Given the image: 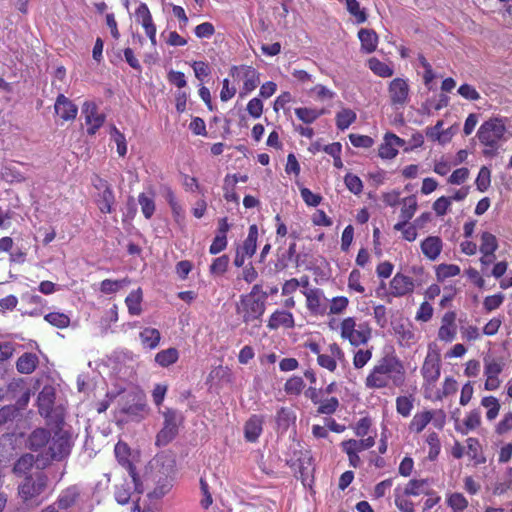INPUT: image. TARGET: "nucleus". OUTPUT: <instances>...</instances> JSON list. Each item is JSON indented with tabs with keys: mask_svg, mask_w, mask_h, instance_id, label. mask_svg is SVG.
Segmentation results:
<instances>
[{
	"mask_svg": "<svg viewBox=\"0 0 512 512\" xmlns=\"http://www.w3.org/2000/svg\"><path fill=\"white\" fill-rule=\"evenodd\" d=\"M136 21L140 23L143 28L148 25H152L153 20L149 8L146 4L141 3L135 12Z\"/></svg>",
	"mask_w": 512,
	"mask_h": 512,
	"instance_id": "obj_56",
	"label": "nucleus"
},
{
	"mask_svg": "<svg viewBox=\"0 0 512 512\" xmlns=\"http://www.w3.org/2000/svg\"><path fill=\"white\" fill-rule=\"evenodd\" d=\"M356 118L357 115L353 110L343 108L336 114V126L339 130L344 131L356 121Z\"/></svg>",
	"mask_w": 512,
	"mask_h": 512,
	"instance_id": "obj_34",
	"label": "nucleus"
},
{
	"mask_svg": "<svg viewBox=\"0 0 512 512\" xmlns=\"http://www.w3.org/2000/svg\"><path fill=\"white\" fill-rule=\"evenodd\" d=\"M413 408V401L406 396H399L396 399V409L399 414H401L404 417H407L410 415L411 410Z\"/></svg>",
	"mask_w": 512,
	"mask_h": 512,
	"instance_id": "obj_61",
	"label": "nucleus"
},
{
	"mask_svg": "<svg viewBox=\"0 0 512 512\" xmlns=\"http://www.w3.org/2000/svg\"><path fill=\"white\" fill-rule=\"evenodd\" d=\"M440 367V353L437 351H429L421 369L423 378L428 383L436 382L440 377Z\"/></svg>",
	"mask_w": 512,
	"mask_h": 512,
	"instance_id": "obj_11",
	"label": "nucleus"
},
{
	"mask_svg": "<svg viewBox=\"0 0 512 512\" xmlns=\"http://www.w3.org/2000/svg\"><path fill=\"white\" fill-rule=\"evenodd\" d=\"M130 477L133 483V494L141 495L146 492L150 500H159L167 495L174 486V480L170 477L139 470L130 462Z\"/></svg>",
	"mask_w": 512,
	"mask_h": 512,
	"instance_id": "obj_1",
	"label": "nucleus"
},
{
	"mask_svg": "<svg viewBox=\"0 0 512 512\" xmlns=\"http://www.w3.org/2000/svg\"><path fill=\"white\" fill-rule=\"evenodd\" d=\"M130 399L133 405H130V421H141L149 412L146 403L145 393L138 387H130Z\"/></svg>",
	"mask_w": 512,
	"mask_h": 512,
	"instance_id": "obj_10",
	"label": "nucleus"
},
{
	"mask_svg": "<svg viewBox=\"0 0 512 512\" xmlns=\"http://www.w3.org/2000/svg\"><path fill=\"white\" fill-rule=\"evenodd\" d=\"M141 343L150 349L155 348L160 341V332L155 328H145L142 332L139 334Z\"/></svg>",
	"mask_w": 512,
	"mask_h": 512,
	"instance_id": "obj_37",
	"label": "nucleus"
},
{
	"mask_svg": "<svg viewBox=\"0 0 512 512\" xmlns=\"http://www.w3.org/2000/svg\"><path fill=\"white\" fill-rule=\"evenodd\" d=\"M263 418L252 415L245 423L244 435L247 441L255 442L262 432Z\"/></svg>",
	"mask_w": 512,
	"mask_h": 512,
	"instance_id": "obj_25",
	"label": "nucleus"
},
{
	"mask_svg": "<svg viewBox=\"0 0 512 512\" xmlns=\"http://www.w3.org/2000/svg\"><path fill=\"white\" fill-rule=\"evenodd\" d=\"M77 106L72 103L68 98H66L63 94H60L55 102V112L63 119V120H72L77 115Z\"/></svg>",
	"mask_w": 512,
	"mask_h": 512,
	"instance_id": "obj_18",
	"label": "nucleus"
},
{
	"mask_svg": "<svg viewBox=\"0 0 512 512\" xmlns=\"http://www.w3.org/2000/svg\"><path fill=\"white\" fill-rule=\"evenodd\" d=\"M348 12L356 18L357 23H364L367 20V13L364 9H360L357 0H345Z\"/></svg>",
	"mask_w": 512,
	"mask_h": 512,
	"instance_id": "obj_48",
	"label": "nucleus"
},
{
	"mask_svg": "<svg viewBox=\"0 0 512 512\" xmlns=\"http://www.w3.org/2000/svg\"><path fill=\"white\" fill-rule=\"evenodd\" d=\"M138 201L145 218H151L155 211V203L153 197L147 196L145 193H141L139 195Z\"/></svg>",
	"mask_w": 512,
	"mask_h": 512,
	"instance_id": "obj_55",
	"label": "nucleus"
},
{
	"mask_svg": "<svg viewBox=\"0 0 512 512\" xmlns=\"http://www.w3.org/2000/svg\"><path fill=\"white\" fill-rule=\"evenodd\" d=\"M55 399V388L52 385H45L37 397L38 412L46 423L61 424L65 419V409L62 405H55Z\"/></svg>",
	"mask_w": 512,
	"mask_h": 512,
	"instance_id": "obj_2",
	"label": "nucleus"
},
{
	"mask_svg": "<svg viewBox=\"0 0 512 512\" xmlns=\"http://www.w3.org/2000/svg\"><path fill=\"white\" fill-rule=\"evenodd\" d=\"M26 387L23 378H13L4 387L0 388V398L3 401H14Z\"/></svg>",
	"mask_w": 512,
	"mask_h": 512,
	"instance_id": "obj_16",
	"label": "nucleus"
},
{
	"mask_svg": "<svg viewBox=\"0 0 512 512\" xmlns=\"http://www.w3.org/2000/svg\"><path fill=\"white\" fill-rule=\"evenodd\" d=\"M34 466V455L27 453L22 455L14 464L13 472L17 475L26 474Z\"/></svg>",
	"mask_w": 512,
	"mask_h": 512,
	"instance_id": "obj_44",
	"label": "nucleus"
},
{
	"mask_svg": "<svg viewBox=\"0 0 512 512\" xmlns=\"http://www.w3.org/2000/svg\"><path fill=\"white\" fill-rule=\"evenodd\" d=\"M391 295L394 297H401L408 293L413 292V280L401 273H397L390 282Z\"/></svg>",
	"mask_w": 512,
	"mask_h": 512,
	"instance_id": "obj_15",
	"label": "nucleus"
},
{
	"mask_svg": "<svg viewBox=\"0 0 512 512\" xmlns=\"http://www.w3.org/2000/svg\"><path fill=\"white\" fill-rule=\"evenodd\" d=\"M355 320L352 317H348L344 319L341 323V336L343 338H348L351 345L358 346V342L355 338Z\"/></svg>",
	"mask_w": 512,
	"mask_h": 512,
	"instance_id": "obj_45",
	"label": "nucleus"
},
{
	"mask_svg": "<svg viewBox=\"0 0 512 512\" xmlns=\"http://www.w3.org/2000/svg\"><path fill=\"white\" fill-rule=\"evenodd\" d=\"M53 430V436L51 435V440L53 441L54 446L56 448H70L72 446V434L64 429L65 419L61 424L57 423H46Z\"/></svg>",
	"mask_w": 512,
	"mask_h": 512,
	"instance_id": "obj_14",
	"label": "nucleus"
},
{
	"mask_svg": "<svg viewBox=\"0 0 512 512\" xmlns=\"http://www.w3.org/2000/svg\"><path fill=\"white\" fill-rule=\"evenodd\" d=\"M307 298V308L314 314H324L326 306L321 304L322 290L315 288L305 293Z\"/></svg>",
	"mask_w": 512,
	"mask_h": 512,
	"instance_id": "obj_27",
	"label": "nucleus"
},
{
	"mask_svg": "<svg viewBox=\"0 0 512 512\" xmlns=\"http://www.w3.org/2000/svg\"><path fill=\"white\" fill-rule=\"evenodd\" d=\"M229 261L230 259L228 255H222L220 257L215 258L212 264L210 265V273L212 275L224 274L227 271Z\"/></svg>",
	"mask_w": 512,
	"mask_h": 512,
	"instance_id": "obj_52",
	"label": "nucleus"
},
{
	"mask_svg": "<svg viewBox=\"0 0 512 512\" xmlns=\"http://www.w3.org/2000/svg\"><path fill=\"white\" fill-rule=\"evenodd\" d=\"M238 183V174H227L224 178V198L227 201L239 203V196L235 192V186Z\"/></svg>",
	"mask_w": 512,
	"mask_h": 512,
	"instance_id": "obj_29",
	"label": "nucleus"
},
{
	"mask_svg": "<svg viewBox=\"0 0 512 512\" xmlns=\"http://www.w3.org/2000/svg\"><path fill=\"white\" fill-rule=\"evenodd\" d=\"M446 503L452 512H463L467 509L469 503L462 493H450L446 498Z\"/></svg>",
	"mask_w": 512,
	"mask_h": 512,
	"instance_id": "obj_33",
	"label": "nucleus"
},
{
	"mask_svg": "<svg viewBox=\"0 0 512 512\" xmlns=\"http://www.w3.org/2000/svg\"><path fill=\"white\" fill-rule=\"evenodd\" d=\"M267 297V292H262V300H251L247 296H240V301L236 304V313L242 316V321L246 325L253 324V328L261 327Z\"/></svg>",
	"mask_w": 512,
	"mask_h": 512,
	"instance_id": "obj_3",
	"label": "nucleus"
},
{
	"mask_svg": "<svg viewBox=\"0 0 512 512\" xmlns=\"http://www.w3.org/2000/svg\"><path fill=\"white\" fill-rule=\"evenodd\" d=\"M243 96L246 93L253 91L260 84V73L253 67L248 66L244 72Z\"/></svg>",
	"mask_w": 512,
	"mask_h": 512,
	"instance_id": "obj_28",
	"label": "nucleus"
},
{
	"mask_svg": "<svg viewBox=\"0 0 512 512\" xmlns=\"http://www.w3.org/2000/svg\"><path fill=\"white\" fill-rule=\"evenodd\" d=\"M44 319L57 328H66L70 324V318L66 314L59 312H50L45 315Z\"/></svg>",
	"mask_w": 512,
	"mask_h": 512,
	"instance_id": "obj_49",
	"label": "nucleus"
},
{
	"mask_svg": "<svg viewBox=\"0 0 512 512\" xmlns=\"http://www.w3.org/2000/svg\"><path fill=\"white\" fill-rule=\"evenodd\" d=\"M80 495V489L77 485L70 486L63 490L58 497L57 506L59 509L66 510L73 506Z\"/></svg>",
	"mask_w": 512,
	"mask_h": 512,
	"instance_id": "obj_26",
	"label": "nucleus"
},
{
	"mask_svg": "<svg viewBox=\"0 0 512 512\" xmlns=\"http://www.w3.org/2000/svg\"><path fill=\"white\" fill-rule=\"evenodd\" d=\"M39 364V358L35 353L25 352L16 361V369L21 374H31Z\"/></svg>",
	"mask_w": 512,
	"mask_h": 512,
	"instance_id": "obj_24",
	"label": "nucleus"
},
{
	"mask_svg": "<svg viewBox=\"0 0 512 512\" xmlns=\"http://www.w3.org/2000/svg\"><path fill=\"white\" fill-rule=\"evenodd\" d=\"M107 53L111 63L114 65L122 64L124 61L128 62V47L120 48L117 44L113 43Z\"/></svg>",
	"mask_w": 512,
	"mask_h": 512,
	"instance_id": "obj_47",
	"label": "nucleus"
},
{
	"mask_svg": "<svg viewBox=\"0 0 512 512\" xmlns=\"http://www.w3.org/2000/svg\"><path fill=\"white\" fill-rule=\"evenodd\" d=\"M460 274V267L455 264H440L436 268V278L439 282L446 278L457 276Z\"/></svg>",
	"mask_w": 512,
	"mask_h": 512,
	"instance_id": "obj_46",
	"label": "nucleus"
},
{
	"mask_svg": "<svg viewBox=\"0 0 512 512\" xmlns=\"http://www.w3.org/2000/svg\"><path fill=\"white\" fill-rule=\"evenodd\" d=\"M82 113L85 115V122L90 127L87 129L89 135H94L96 131L103 125L105 116L97 113V107L94 103L86 102L83 106Z\"/></svg>",
	"mask_w": 512,
	"mask_h": 512,
	"instance_id": "obj_13",
	"label": "nucleus"
},
{
	"mask_svg": "<svg viewBox=\"0 0 512 512\" xmlns=\"http://www.w3.org/2000/svg\"><path fill=\"white\" fill-rule=\"evenodd\" d=\"M476 186L480 192H485L491 183V172L488 167H481L479 174L476 178Z\"/></svg>",
	"mask_w": 512,
	"mask_h": 512,
	"instance_id": "obj_54",
	"label": "nucleus"
},
{
	"mask_svg": "<svg viewBox=\"0 0 512 512\" xmlns=\"http://www.w3.org/2000/svg\"><path fill=\"white\" fill-rule=\"evenodd\" d=\"M141 301L142 290L140 287L130 292V315H139L141 313Z\"/></svg>",
	"mask_w": 512,
	"mask_h": 512,
	"instance_id": "obj_60",
	"label": "nucleus"
},
{
	"mask_svg": "<svg viewBox=\"0 0 512 512\" xmlns=\"http://www.w3.org/2000/svg\"><path fill=\"white\" fill-rule=\"evenodd\" d=\"M305 387V383L300 376H293L285 383L284 390L289 395H299Z\"/></svg>",
	"mask_w": 512,
	"mask_h": 512,
	"instance_id": "obj_50",
	"label": "nucleus"
},
{
	"mask_svg": "<svg viewBox=\"0 0 512 512\" xmlns=\"http://www.w3.org/2000/svg\"><path fill=\"white\" fill-rule=\"evenodd\" d=\"M393 330L396 335H398L400 341L405 342L407 345H409L412 341L415 340V334L411 330V324L410 323H402V322H395L392 323Z\"/></svg>",
	"mask_w": 512,
	"mask_h": 512,
	"instance_id": "obj_35",
	"label": "nucleus"
},
{
	"mask_svg": "<svg viewBox=\"0 0 512 512\" xmlns=\"http://www.w3.org/2000/svg\"><path fill=\"white\" fill-rule=\"evenodd\" d=\"M389 96L392 105L404 106L407 103L409 95V86L406 80L395 78L389 84Z\"/></svg>",
	"mask_w": 512,
	"mask_h": 512,
	"instance_id": "obj_12",
	"label": "nucleus"
},
{
	"mask_svg": "<svg viewBox=\"0 0 512 512\" xmlns=\"http://www.w3.org/2000/svg\"><path fill=\"white\" fill-rule=\"evenodd\" d=\"M295 114L299 120L306 124H311L317 119L315 109L307 107H299L295 109Z\"/></svg>",
	"mask_w": 512,
	"mask_h": 512,
	"instance_id": "obj_62",
	"label": "nucleus"
},
{
	"mask_svg": "<svg viewBox=\"0 0 512 512\" xmlns=\"http://www.w3.org/2000/svg\"><path fill=\"white\" fill-rule=\"evenodd\" d=\"M295 325L294 318L291 312L284 310H276L268 321V328L270 330H276L280 326L285 328H293Z\"/></svg>",
	"mask_w": 512,
	"mask_h": 512,
	"instance_id": "obj_19",
	"label": "nucleus"
},
{
	"mask_svg": "<svg viewBox=\"0 0 512 512\" xmlns=\"http://www.w3.org/2000/svg\"><path fill=\"white\" fill-rule=\"evenodd\" d=\"M47 484V475L43 472H38L35 477H25L23 483L18 487V494L24 502H28L42 494L47 488Z\"/></svg>",
	"mask_w": 512,
	"mask_h": 512,
	"instance_id": "obj_9",
	"label": "nucleus"
},
{
	"mask_svg": "<svg viewBox=\"0 0 512 512\" xmlns=\"http://www.w3.org/2000/svg\"><path fill=\"white\" fill-rule=\"evenodd\" d=\"M144 470L175 479L176 459L171 450H161L149 461Z\"/></svg>",
	"mask_w": 512,
	"mask_h": 512,
	"instance_id": "obj_8",
	"label": "nucleus"
},
{
	"mask_svg": "<svg viewBox=\"0 0 512 512\" xmlns=\"http://www.w3.org/2000/svg\"><path fill=\"white\" fill-rule=\"evenodd\" d=\"M257 238H258V227L256 224H253L249 227L248 236L243 243V253L249 257H252L257 248Z\"/></svg>",
	"mask_w": 512,
	"mask_h": 512,
	"instance_id": "obj_32",
	"label": "nucleus"
},
{
	"mask_svg": "<svg viewBox=\"0 0 512 512\" xmlns=\"http://www.w3.org/2000/svg\"><path fill=\"white\" fill-rule=\"evenodd\" d=\"M18 409L12 405H6L0 409V427L13 422V420L18 417Z\"/></svg>",
	"mask_w": 512,
	"mask_h": 512,
	"instance_id": "obj_58",
	"label": "nucleus"
},
{
	"mask_svg": "<svg viewBox=\"0 0 512 512\" xmlns=\"http://www.w3.org/2000/svg\"><path fill=\"white\" fill-rule=\"evenodd\" d=\"M452 456L455 459H461L464 456H468L473 461L474 466L486 462L483 450H452Z\"/></svg>",
	"mask_w": 512,
	"mask_h": 512,
	"instance_id": "obj_40",
	"label": "nucleus"
},
{
	"mask_svg": "<svg viewBox=\"0 0 512 512\" xmlns=\"http://www.w3.org/2000/svg\"><path fill=\"white\" fill-rule=\"evenodd\" d=\"M344 183L347 189L355 195H359L363 191L362 180L357 175L347 173L344 177Z\"/></svg>",
	"mask_w": 512,
	"mask_h": 512,
	"instance_id": "obj_51",
	"label": "nucleus"
},
{
	"mask_svg": "<svg viewBox=\"0 0 512 512\" xmlns=\"http://www.w3.org/2000/svg\"><path fill=\"white\" fill-rule=\"evenodd\" d=\"M285 462L292 469L294 476L300 478L304 484L313 478L315 464L311 450H292V453L286 456Z\"/></svg>",
	"mask_w": 512,
	"mask_h": 512,
	"instance_id": "obj_4",
	"label": "nucleus"
},
{
	"mask_svg": "<svg viewBox=\"0 0 512 512\" xmlns=\"http://www.w3.org/2000/svg\"><path fill=\"white\" fill-rule=\"evenodd\" d=\"M296 417L294 413L286 407H281L277 412L276 416V424L278 429H281L283 432L286 431L291 423H294Z\"/></svg>",
	"mask_w": 512,
	"mask_h": 512,
	"instance_id": "obj_39",
	"label": "nucleus"
},
{
	"mask_svg": "<svg viewBox=\"0 0 512 512\" xmlns=\"http://www.w3.org/2000/svg\"><path fill=\"white\" fill-rule=\"evenodd\" d=\"M398 150L393 147L392 141L387 139V136H384V142L380 145L378 150V155L382 159H393L397 156Z\"/></svg>",
	"mask_w": 512,
	"mask_h": 512,
	"instance_id": "obj_57",
	"label": "nucleus"
},
{
	"mask_svg": "<svg viewBox=\"0 0 512 512\" xmlns=\"http://www.w3.org/2000/svg\"><path fill=\"white\" fill-rule=\"evenodd\" d=\"M422 253L430 260L434 261L442 251V240L438 236H428L421 243Z\"/></svg>",
	"mask_w": 512,
	"mask_h": 512,
	"instance_id": "obj_21",
	"label": "nucleus"
},
{
	"mask_svg": "<svg viewBox=\"0 0 512 512\" xmlns=\"http://www.w3.org/2000/svg\"><path fill=\"white\" fill-rule=\"evenodd\" d=\"M406 495L409 496H419L423 495H432L434 494V490L429 487V483L427 479H411L405 487L402 489Z\"/></svg>",
	"mask_w": 512,
	"mask_h": 512,
	"instance_id": "obj_20",
	"label": "nucleus"
},
{
	"mask_svg": "<svg viewBox=\"0 0 512 512\" xmlns=\"http://www.w3.org/2000/svg\"><path fill=\"white\" fill-rule=\"evenodd\" d=\"M36 457H34V466L37 469H45L53 460H61L69 455L70 450H40Z\"/></svg>",
	"mask_w": 512,
	"mask_h": 512,
	"instance_id": "obj_17",
	"label": "nucleus"
},
{
	"mask_svg": "<svg viewBox=\"0 0 512 512\" xmlns=\"http://www.w3.org/2000/svg\"><path fill=\"white\" fill-rule=\"evenodd\" d=\"M368 66L374 74L383 78L391 77L394 73L390 66L375 57L368 60Z\"/></svg>",
	"mask_w": 512,
	"mask_h": 512,
	"instance_id": "obj_42",
	"label": "nucleus"
},
{
	"mask_svg": "<svg viewBox=\"0 0 512 512\" xmlns=\"http://www.w3.org/2000/svg\"><path fill=\"white\" fill-rule=\"evenodd\" d=\"M178 357V350L170 347L158 352L155 356V361L162 367H168L169 365L174 364L178 360Z\"/></svg>",
	"mask_w": 512,
	"mask_h": 512,
	"instance_id": "obj_36",
	"label": "nucleus"
},
{
	"mask_svg": "<svg viewBox=\"0 0 512 512\" xmlns=\"http://www.w3.org/2000/svg\"><path fill=\"white\" fill-rule=\"evenodd\" d=\"M395 506L402 512H414L415 505L409 499V495H406L400 488L395 489Z\"/></svg>",
	"mask_w": 512,
	"mask_h": 512,
	"instance_id": "obj_38",
	"label": "nucleus"
},
{
	"mask_svg": "<svg viewBox=\"0 0 512 512\" xmlns=\"http://www.w3.org/2000/svg\"><path fill=\"white\" fill-rule=\"evenodd\" d=\"M163 417L164 426L157 434V446L168 445L177 436L178 427L183 421L182 413L172 408H167L163 412Z\"/></svg>",
	"mask_w": 512,
	"mask_h": 512,
	"instance_id": "obj_7",
	"label": "nucleus"
},
{
	"mask_svg": "<svg viewBox=\"0 0 512 512\" xmlns=\"http://www.w3.org/2000/svg\"><path fill=\"white\" fill-rule=\"evenodd\" d=\"M402 204L403 207L401 209L400 217L401 219L405 220V222H409L417 210V200L415 195H411L402 199Z\"/></svg>",
	"mask_w": 512,
	"mask_h": 512,
	"instance_id": "obj_43",
	"label": "nucleus"
},
{
	"mask_svg": "<svg viewBox=\"0 0 512 512\" xmlns=\"http://www.w3.org/2000/svg\"><path fill=\"white\" fill-rule=\"evenodd\" d=\"M319 404L317 409L318 414L331 415L339 407V400L336 397H331L323 402L321 401Z\"/></svg>",
	"mask_w": 512,
	"mask_h": 512,
	"instance_id": "obj_59",
	"label": "nucleus"
},
{
	"mask_svg": "<svg viewBox=\"0 0 512 512\" xmlns=\"http://www.w3.org/2000/svg\"><path fill=\"white\" fill-rule=\"evenodd\" d=\"M296 254V243L292 242L289 245V248L280 253V249H278L277 253V262L275 263L276 271H283L288 267V262L294 260Z\"/></svg>",
	"mask_w": 512,
	"mask_h": 512,
	"instance_id": "obj_31",
	"label": "nucleus"
},
{
	"mask_svg": "<svg viewBox=\"0 0 512 512\" xmlns=\"http://www.w3.org/2000/svg\"><path fill=\"white\" fill-rule=\"evenodd\" d=\"M433 418V412L431 411H425L422 413H417L413 417L409 429L414 432H421L426 425L432 420Z\"/></svg>",
	"mask_w": 512,
	"mask_h": 512,
	"instance_id": "obj_41",
	"label": "nucleus"
},
{
	"mask_svg": "<svg viewBox=\"0 0 512 512\" xmlns=\"http://www.w3.org/2000/svg\"><path fill=\"white\" fill-rule=\"evenodd\" d=\"M361 50L367 54L373 53L378 44V35L373 29L362 28L358 32Z\"/></svg>",
	"mask_w": 512,
	"mask_h": 512,
	"instance_id": "obj_22",
	"label": "nucleus"
},
{
	"mask_svg": "<svg viewBox=\"0 0 512 512\" xmlns=\"http://www.w3.org/2000/svg\"><path fill=\"white\" fill-rule=\"evenodd\" d=\"M349 140L354 147L370 148L374 144V140L367 135L350 134Z\"/></svg>",
	"mask_w": 512,
	"mask_h": 512,
	"instance_id": "obj_63",
	"label": "nucleus"
},
{
	"mask_svg": "<svg viewBox=\"0 0 512 512\" xmlns=\"http://www.w3.org/2000/svg\"><path fill=\"white\" fill-rule=\"evenodd\" d=\"M300 193L302 199L308 206L316 207L322 201V196L320 194H315L306 187L301 188Z\"/></svg>",
	"mask_w": 512,
	"mask_h": 512,
	"instance_id": "obj_64",
	"label": "nucleus"
},
{
	"mask_svg": "<svg viewBox=\"0 0 512 512\" xmlns=\"http://www.w3.org/2000/svg\"><path fill=\"white\" fill-rule=\"evenodd\" d=\"M374 372L386 374L396 387H401L405 382V369L401 360L393 355L384 356L374 367Z\"/></svg>",
	"mask_w": 512,
	"mask_h": 512,
	"instance_id": "obj_6",
	"label": "nucleus"
},
{
	"mask_svg": "<svg viewBox=\"0 0 512 512\" xmlns=\"http://www.w3.org/2000/svg\"><path fill=\"white\" fill-rule=\"evenodd\" d=\"M505 132V123L501 118L495 117L482 123L477 131V137L486 147H494L504 138Z\"/></svg>",
	"mask_w": 512,
	"mask_h": 512,
	"instance_id": "obj_5",
	"label": "nucleus"
},
{
	"mask_svg": "<svg viewBox=\"0 0 512 512\" xmlns=\"http://www.w3.org/2000/svg\"><path fill=\"white\" fill-rule=\"evenodd\" d=\"M199 484L203 496V498L200 501V505L204 510H208L210 506L213 504V497L210 492L209 484L204 477L200 478Z\"/></svg>",
	"mask_w": 512,
	"mask_h": 512,
	"instance_id": "obj_53",
	"label": "nucleus"
},
{
	"mask_svg": "<svg viewBox=\"0 0 512 512\" xmlns=\"http://www.w3.org/2000/svg\"><path fill=\"white\" fill-rule=\"evenodd\" d=\"M497 248L498 242L495 235L487 231L483 232L481 234L480 252L485 256L492 255V257L495 258L494 252Z\"/></svg>",
	"mask_w": 512,
	"mask_h": 512,
	"instance_id": "obj_30",
	"label": "nucleus"
},
{
	"mask_svg": "<svg viewBox=\"0 0 512 512\" xmlns=\"http://www.w3.org/2000/svg\"><path fill=\"white\" fill-rule=\"evenodd\" d=\"M51 441L50 430L39 427L34 429L28 437L27 448H46V445Z\"/></svg>",
	"mask_w": 512,
	"mask_h": 512,
	"instance_id": "obj_23",
	"label": "nucleus"
}]
</instances>
